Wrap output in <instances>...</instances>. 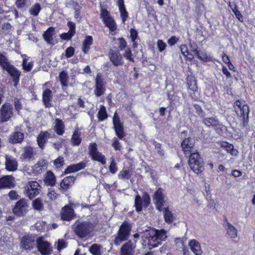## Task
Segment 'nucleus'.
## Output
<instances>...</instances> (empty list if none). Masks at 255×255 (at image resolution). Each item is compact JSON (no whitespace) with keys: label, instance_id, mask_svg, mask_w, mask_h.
I'll use <instances>...</instances> for the list:
<instances>
[{"label":"nucleus","instance_id":"nucleus-1","mask_svg":"<svg viewBox=\"0 0 255 255\" xmlns=\"http://www.w3.org/2000/svg\"><path fill=\"white\" fill-rule=\"evenodd\" d=\"M93 224L89 222H76L73 229L75 233L80 238H86L94 229Z\"/></svg>","mask_w":255,"mask_h":255},{"label":"nucleus","instance_id":"nucleus-2","mask_svg":"<svg viewBox=\"0 0 255 255\" xmlns=\"http://www.w3.org/2000/svg\"><path fill=\"white\" fill-rule=\"evenodd\" d=\"M0 65L13 78L14 86H16L19 81L20 72L8 61L5 56L0 53Z\"/></svg>","mask_w":255,"mask_h":255},{"label":"nucleus","instance_id":"nucleus-3","mask_svg":"<svg viewBox=\"0 0 255 255\" xmlns=\"http://www.w3.org/2000/svg\"><path fill=\"white\" fill-rule=\"evenodd\" d=\"M169 203L167 197L160 192V211L162 210L164 221L171 224L175 220L172 211L169 208Z\"/></svg>","mask_w":255,"mask_h":255},{"label":"nucleus","instance_id":"nucleus-4","mask_svg":"<svg viewBox=\"0 0 255 255\" xmlns=\"http://www.w3.org/2000/svg\"><path fill=\"white\" fill-rule=\"evenodd\" d=\"M234 108L237 115L243 118V126L246 127L248 124L250 113L248 106L242 101L237 100L234 103Z\"/></svg>","mask_w":255,"mask_h":255},{"label":"nucleus","instance_id":"nucleus-5","mask_svg":"<svg viewBox=\"0 0 255 255\" xmlns=\"http://www.w3.org/2000/svg\"><path fill=\"white\" fill-rule=\"evenodd\" d=\"M190 169L196 174H199L204 170L203 162L199 153H192L188 160Z\"/></svg>","mask_w":255,"mask_h":255},{"label":"nucleus","instance_id":"nucleus-6","mask_svg":"<svg viewBox=\"0 0 255 255\" xmlns=\"http://www.w3.org/2000/svg\"><path fill=\"white\" fill-rule=\"evenodd\" d=\"M131 226L127 222H124L120 226L119 230L115 237L114 243L118 246L123 242L127 241L130 235Z\"/></svg>","mask_w":255,"mask_h":255},{"label":"nucleus","instance_id":"nucleus-7","mask_svg":"<svg viewBox=\"0 0 255 255\" xmlns=\"http://www.w3.org/2000/svg\"><path fill=\"white\" fill-rule=\"evenodd\" d=\"M24 188L25 195L30 199H32L38 195L41 191V186L39 184L34 181H28Z\"/></svg>","mask_w":255,"mask_h":255},{"label":"nucleus","instance_id":"nucleus-8","mask_svg":"<svg viewBox=\"0 0 255 255\" xmlns=\"http://www.w3.org/2000/svg\"><path fill=\"white\" fill-rule=\"evenodd\" d=\"M159 231L154 229H150L146 231L144 234V237L147 240V245L149 249L157 247L159 244L158 241Z\"/></svg>","mask_w":255,"mask_h":255},{"label":"nucleus","instance_id":"nucleus-9","mask_svg":"<svg viewBox=\"0 0 255 255\" xmlns=\"http://www.w3.org/2000/svg\"><path fill=\"white\" fill-rule=\"evenodd\" d=\"M150 202V198L146 192L143 193L142 197L139 195L135 196L134 200V206L137 212L142 211V208H146Z\"/></svg>","mask_w":255,"mask_h":255},{"label":"nucleus","instance_id":"nucleus-10","mask_svg":"<svg viewBox=\"0 0 255 255\" xmlns=\"http://www.w3.org/2000/svg\"><path fill=\"white\" fill-rule=\"evenodd\" d=\"M28 210V204L27 201L23 199L18 201L13 208L14 214L18 217L24 216Z\"/></svg>","mask_w":255,"mask_h":255},{"label":"nucleus","instance_id":"nucleus-11","mask_svg":"<svg viewBox=\"0 0 255 255\" xmlns=\"http://www.w3.org/2000/svg\"><path fill=\"white\" fill-rule=\"evenodd\" d=\"M36 247L38 251L42 255H48L52 252V248L50 244L44 240L43 237H39L36 240Z\"/></svg>","mask_w":255,"mask_h":255},{"label":"nucleus","instance_id":"nucleus-12","mask_svg":"<svg viewBox=\"0 0 255 255\" xmlns=\"http://www.w3.org/2000/svg\"><path fill=\"white\" fill-rule=\"evenodd\" d=\"M37 238L32 235H28L23 236L20 242V247L25 250L33 249L36 245Z\"/></svg>","mask_w":255,"mask_h":255},{"label":"nucleus","instance_id":"nucleus-13","mask_svg":"<svg viewBox=\"0 0 255 255\" xmlns=\"http://www.w3.org/2000/svg\"><path fill=\"white\" fill-rule=\"evenodd\" d=\"M89 150L92 159L99 161L103 165L106 164V158L104 155L98 151L97 145L95 143H91L89 145Z\"/></svg>","mask_w":255,"mask_h":255},{"label":"nucleus","instance_id":"nucleus-14","mask_svg":"<svg viewBox=\"0 0 255 255\" xmlns=\"http://www.w3.org/2000/svg\"><path fill=\"white\" fill-rule=\"evenodd\" d=\"M105 82L102 74L98 73L95 79V88L94 94L97 97H100L104 94L105 92Z\"/></svg>","mask_w":255,"mask_h":255},{"label":"nucleus","instance_id":"nucleus-15","mask_svg":"<svg viewBox=\"0 0 255 255\" xmlns=\"http://www.w3.org/2000/svg\"><path fill=\"white\" fill-rule=\"evenodd\" d=\"M113 123L117 136L119 139H122L125 136L124 132L123 124L121 122L120 117L117 112L115 113L113 118Z\"/></svg>","mask_w":255,"mask_h":255},{"label":"nucleus","instance_id":"nucleus-16","mask_svg":"<svg viewBox=\"0 0 255 255\" xmlns=\"http://www.w3.org/2000/svg\"><path fill=\"white\" fill-rule=\"evenodd\" d=\"M12 106L9 103L2 105L0 111V119L1 123L8 121L12 116Z\"/></svg>","mask_w":255,"mask_h":255},{"label":"nucleus","instance_id":"nucleus-17","mask_svg":"<svg viewBox=\"0 0 255 255\" xmlns=\"http://www.w3.org/2000/svg\"><path fill=\"white\" fill-rule=\"evenodd\" d=\"M136 242L129 240L124 244L121 249V255H133Z\"/></svg>","mask_w":255,"mask_h":255},{"label":"nucleus","instance_id":"nucleus-18","mask_svg":"<svg viewBox=\"0 0 255 255\" xmlns=\"http://www.w3.org/2000/svg\"><path fill=\"white\" fill-rule=\"evenodd\" d=\"M187 85L188 90L192 92L189 93L190 96L192 98H197L198 96L197 81L193 77H189L187 78Z\"/></svg>","mask_w":255,"mask_h":255},{"label":"nucleus","instance_id":"nucleus-19","mask_svg":"<svg viewBox=\"0 0 255 255\" xmlns=\"http://www.w3.org/2000/svg\"><path fill=\"white\" fill-rule=\"evenodd\" d=\"M109 56L111 61L116 66L122 65L124 63L122 55L118 51L110 50Z\"/></svg>","mask_w":255,"mask_h":255},{"label":"nucleus","instance_id":"nucleus-20","mask_svg":"<svg viewBox=\"0 0 255 255\" xmlns=\"http://www.w3.org/2000/svg\"><path fill=\"white\" fill-rule=\"evenodd\" d=\"M5 168L10 171L16 170L18 166V163L13 157L6 155L5 156Z\"/></svg>","mask_w":255,"mask_h":255},{"label":"nucleus","instance_id":"nucleus-21","mask_svg":"<svg viewBox=\"0 0 255 255\" xmlns=\"http://www.w3.org/2000/svg\"><path fill=\"white\" fill-rule=\"evenodd\" d=\"M52 137L49 132L47 131H42L37 137V141L39 147L43 149L45 146V143L48 138Z\"/></svg>","mask_w":255,"mask_h":255},{"label":"nucleus","instance_id":"nucleus-22","mask_svg":"<svg viewBox=\"0 0 255 255\" xmlns=\"http://www.w3.org/2000/svg\"><path fill=\"white\" fill-rule=\"evenodd\" d=\"M61 219L65 221H70L74 217V210L70 206H65L61 213Z\"/></svg>","mask_w":255,"mask_h":255},{"label":"nucleus","instance_id":"nucleus-23","mask_svg":"<svg viewBox=\"0 0 255 255\" xmlns=\"http://www.w3.org/2000/svg\"><path fill=\"white\" fill-rule=\"evenodd\" d=\"M22 151L23 152L21 154V157L23 159L25 160H30L33 158L36 155V151L32 147L29 146L24 147Z\"/></svg>","mask_w":255,"mask_h":255},{"label":"nucleus","instance_id":"nucleus-24","mask_svg":"<svg viewBox=\"0 0 255 255\" xmlns=\"http://www.w3.org/2000/svg\"><path fill=\"white\" fill-rule=\"evenodd\" d=\"M190 250L195 255H201L202 251L200 243L195 240H192L189 243Z\"/></svg>","mask_w":255,"mask_h":255},{"label":"nucleus","instance_id":"nucleus-25","mask_svg":"<svg viewBox=\"0 0 255 255\" xmlns=\"http://www.w3.org/2000/svg\"><path fill=\"white\" fill-rule=\"evenodd\" d=\"M23 133L19 131H15L9 136L8 140L11 143H17L21 142L23 141Z\"/></svg>","mask_w":255,"mask_h":255},{"label":"nucleus","instance_id":"nucleus-26","mask_svg":"<svg viewBox=\"0 0 255 255\" xmlns=\"http://www.w3.org/2000/svg\"><path fill=\"white\" fill-rule=\"evenodd\" d=\"M86 166V162H81L75 164H71L68 166L65 170V173L78 171L84 169Z\"/></svg>","mask_w":255,"mask_h":255},{"label":"nucleus","instance_id":"nucleus-27","mask_svg":"<svg viewBox=\"0 0 255 255\" xmlns=\"http://www.w3.org/2000/svg\"><path fill=\"white\" fill-rule=\"evenodd\" d=\"M226 230L227 231V235L228 238H230L233 240H235L238 238L237 229L234 226L228 222L227 223Z\"/></svg>","mask_w":255,"mask_h":255},{"label":"nucleus","instance_id":"nucleus-28","mask_svg":"<svg viewBox=\"0 0 255 255\" xmlns=\"http://www.w3.org/2000/svg\"><path fill=\"white\" fill-rule=\"evenodd\" d=\"M13 178L12 176H5L0 179V188H10L13 184Z\"/></svg>","mask_w":255,"mask_h":255},{"label":"nucleus","instance_id":"nucleus-29","mask_svg":"<svg viewBox=\"0 0 255 255\" xmlns=\"http://www.w3.org/2000/svg\"><path fill=\"white\" fill-rule=\"evenodd\" d=\"M52 99V92L49 89L45 90L43 93V101L44 105L46 107H50L52 106L51 103Z\"/></svg>","mask_w":255,"mask_h":255},{"label":"nucleus","instance_id":"nucleus-30","mask_svg":"<svg viewBox=\"0 0 255 255\" xmlns=\"http://www.w3.org/2000/svg\"><path fill=\"white\" fill-rule=\"evenodd\" d=\"M68 24L69 27L68 32L63 33L60 36L61 38L64 40L70 39L75 33V24L72 22H68Z\"/></svg>","mask_w":255,"mask_h":255},{"label":"nucleus","instance_id":"nucleus-31","mask_svg":"<svg viewBox=\"0 0 255 255\" xmlns=\"http://www.w3.org/2000/svg\"><path fill=\"white\" fill-rule=\"evenodd\" d=\"M194 140L191 138H185L183 140L181 143L182 149L185 154L189 151L194 146Z\"/></svg>","mask_w":255,"mask_h":255},{"label":"nucleus","instance_id":"nucleus-32","mask_svg":"<svg viewBox=\"0 0 255 255\" xmlns=\"http://www.w3.org/2000/svg\"><path fill=\"white\" fill-rule=\"evenodd\" d=\"M54 130L58 135H62L64 132V124L61 120L56 119L55 120Z\"/></svg>","mask_w":255,"mask_h":255},{"label":"nucleus","instance_id":"nucleus-33","mask_svg":"<svg viewBox=\"0 0 255 255\" xmlns=\"http://www.w3.org/2000/svg\"><path fill=\"white\" fill-rule=\"evenodd\" d=\"M55 28L50 27L43 33V37L44 40L48 43H53V36L54 34Z\"/></svg>","mask_w":255,"mask_h":255},{"label":"nucleus","instance_id":"nucleus-34","mask_svg":"<svg viewBox=\"0 0 255 255\" xmlns=\"http://www.w3.org/2000/svg\"><path fill=\"white\" fill-rule=\"evenodd\" d=\"M74 180L75 178L73 176L66 177L61 182L60 186L63 189H67L73 184Z\"/></svg>","mask_w":255,"mask_h":255},{"label":"nucleus","instance_id":"nucleus-35","mask_svg":"<svg viewBox=\"0 0 255 255\" xmlns=\"http://www.w3.org/2000/svg\"><path fill=\"white\" fill-rule=\"evenodd\" d=\"M81 133L79 131V129L77 128L75 130L72 136L71 141L73 145H79L81 142Z\"/></svg>","mask_w":255,"mask_h":255},{"label":"nucleus","instance_id":"nucleus-36","mask_svg":"<svg viewBox=\"0 0 255 255\" xmlns=\"http://www.w3.org/2000/svg\"><path fill=\"white\" fill-rule=\"evenodd\" d=\"M45 182L48 185H54L56 182L55 177L52 172H47L44 179Z\"/></svg>","mask_w":255,"mask_h":255},{"label":"nucleus","instance_id":"nucleus-37","mask_svg":"<svg viewBox=\"0 0 255 255\" xmlns=\"http://www.w3.org/2000/svg\"><path fill=\"white\" fill-rule=\"evenodd\" d=\"M89 251L93 255H101L103 253V247L95 244L90 248Z\"/></svg>","mask_w":255,"mask_h":255},{"label":"nucleus","instance_id":"nucleus-38","mask_svg":"<svg viewBox=\"0 0 255 255\" xmlns=\"http://www.w3.org/2000/svg\"><path fill=\"white\" fill-rule=\"evenodd\" d=\"M47 164V162L46 160L41 159L33 166V169L37 173H41L42 172V168L46 166Z\"/></svg>","mask_w":255,"mask_h":255},{"label":"nucleus","instance_id":"nucleus-39","mask_svg":"<svg viewBox=\"0 0 255 255\" xmlns=\"http://www.w3.org/2000/svg\"><path fill=\"white\" fill-rule=\"evenodd\" d=\"M99 121H103L108 118L106 108L104 105H101L97 114Z\"/></svg>","mask_w":255,"mask_h":255},{"label":"nucleus","instance_id":"nucleus-40","mask_svg":"<svg viewBox=\"0 0 255 255\" xmlns=\"http://www.w3.org/2000/svg\"><path fill=\"white\" fill-rule=\"evenodd\" d=\"M93 39L92 36H89L86 37L85 40L83 42L82 50L86 53L90 49V46L92 44Z\"/></svg>","mask_w":255,"mask_h":255},{"label":"nucleus","instance_id":"nucleus-41","mask_svg":"<svg viewBox=\"0 0 255 255\" xmlns=\"http://www.w3.org/2000/svg\"><path fill=\"white\" fill-rule=\"evenodd\" d=\"M43 203L41 199L38 198L32 202L33 208L37 211H41L43 210Z\"/></svg>","mask_w":255,"mask_h":255},{"label":"nucleus","instance_id":"nucleus-42","mask_svg":"<svg viewBox=\"0 0 255 255\" xmlns=\"http://www.w3.org/2000/svg\"><path fill=\"white\" fill-rule=\"evenodd\" d=\"M218 121L215 118H207L203 119L204 125L207 127H214L218 125Z\"/></svg>","mask_w":255,"mask_h":255},{"label":"nucleus","instance_id":"nucleus-43","mask_svg":"<svg viewBox=\"0 0 255 255\" xmlns=\"http://www.w3.org/2000/svg\"><path fill=\"white\" fill-rule=\"evenodd\" d=\"M59 79L62 86L66 87L68 83V76L65 71H62L59 75Z\"/></svg>","mask_w":255,"mask_h":255},{"label":"nucleus","instance_id":"nucleus-44","mask_svg":"<svg viewBox=\"0 0 255 255\" xmlns=\"http://www.w3.org/2000/svg\"><path fill=\"white\" fill-rule=\"evenodd\" d=\"M104 21L106 25L110 28L111 31H114L116 29V24L115 21L112 17L106 18Z\"/></svg>","mask_w":255,"mask_h":255},{"label":"nucleus","instance_id":"nucleus-45","mask_svg":"<svg viewBox=\"0 0 255 255\" xmlns=\"http://www.w3.org/2000/svg\"><path fill=\"white\" fill-rule=\"evenodd\" d=\"M14 15L15 18H17L18 17V13L17 10L14 9L10 10L4 12V17L8 20H11V17Z\"/></svg>","mask_w":255,"mask_h":255},{"label":"nucleus","instance_id":"nucleus-46","mask_svg":"<svg viewBox=\"0 0 255 255\" xmlns=\"http://www.w3.org/2000/svg\"><path fill=\"white\" fill-rule=\"evenodd\" d=\"M180 51L182 54L187 59L190 60L193 59V56L192 55L189 54L187 47L186 45H182L180 47Z\"/></svg>","mask_w":255,"mask_h":255},{"label":"nucleus","instance_id":"nucleus-47","mask_svg":"<svg viewBox=\"0 0 255 255\" xmlns=\"http://www.w3.org/2000/svg\"><path fill=\"white\" fill-rule=\"evenodd\" d=\"M40 10L41 6L39 3H37L32 6L29 9V12L31 15L36 16L38 15Z\"/></svg>","mask_w":255,"mask_h":255},{"label":"nucleus","instance_id":"nucleus-48","mask_svg":"<svg viewBox=\"0 0 255 255\" xmlns=\"http://www.w3.org/2000/svg\"><path fill=\"white\" fill-rule=\"evenodd\" d=\"M193 50L195 52L198 58L200 60L203 61H206L208 60V57L205 51H198L196 49H193Z\"/></svg>","mask_w":255,"mask_h":255},{"label":"nucleus","instance_id":"nucleus-49","mask_svg":"<svg viewBox=\"0 0 255 255\" xmlns=\"http://www.w3.org/2000/svg\"><path fill=\"white\" fill-rule=\"evenodd\" d=\"M131 176V173L129 170H123L120 171L119 174V177L122 179H128Z\"/></svg>","mask_w":255,"mask_h":255},{"label":"nucleus","instance_id":"nucleus-50","mask_svg":"<svg viewBox=\"0 0 255 255\" xmlns=\"http://www.w3.org/2000/svg\"><path fill=\"white\" fill-rule=\"evenodd\" d=\"M159 190H157L153 196V200L156 204V209L159 211Z\"/></svg>","mask_w":255,"mask_h":255},{"label":"nucleus","instance_id":"nucleus-51","mask_svg":"<svg viewBox=\"0 0 255 255\" xmlns=\"http://www.w3.org/2000/svg\"><path fill=\"white\" fill-rule=\"evenodd\" d=\"M228 152L230 153L232 155L237 156L238 155L239 152L238 151L234 148V146L232 144H230L228 145V147H227V149L226 150Z\"/></svg>","mask_w":255,"mask_h":255},{"label":"nucleus","instance_id":"nucleus-52","mask_svg":"<svg viewBox=\"0 0 255 255\" xmlns=\"http://www.w3.org/2000/svg\"><path fill=\"white\" fill-rule=\"evenodd\" d=\"M67 247V243L63 239H59L57 243V249L60 252Z\"/></svg>","mask_w":255,"mask_h":255},{"label":"nucleus","instance_id":"nucleus-53","mask_svg":"<svg viewBox=\"0 0 255 255\" xmlns=\"http://www.w3.org/2000/svg\"><path fill=\"white\" fill-rule=\"evenodd\" d=\"M109 170L110 172L113 174L115 173L118 170L117 164L114 158L111 159V164L109 166Z\"/></svg>","mask_w":255,"mask_h":255},{"label":"nucleus","instance_id":"nucleus-54","mask_svg":"<svg viewBox=\"0 0 255 255\" xmlns=\"http://www.w3.org/2000/svg\"><path fill=\"white\" fill-rule=\"evenodd\" d=\"M22 66L25 70L30 71L33 66V63L32 62L27 63V60L24 59L23 60Z\"/></svg>","mask_w":255,"mask_h":255},{"label":"nucleus","instance_id":"nucleus-55","mask_svg":"<svg viewBox=\"0 0 255 255\" xmlns=\"http://www.w3.org/2000/svg\"><path fill=\"white\" fill-rule=\"evenodd\" d=\"M124 56L128 60L133 62V58L132 57L131 51L129 48L125 49V52L124 54Z\"/></svg>","mask_w":255,"mask_h":255},{"label":"nucleus","instance_id":"nucleus-56","mask_svg":"<svg viewBox=\"0 0 255 255\" xmlns=\"http://www.w3.org/2000/svg\"><path fill=\"white\" fill-rule=\"evenodd\" d=\"M64 163V160L63 157H59L54 161V164L56 168L61 167Z\"/></svg>","mask_w":255,"mask_h":255},{"label":"nucleus","instance_id":"nucleus-57","mask_svg":"<svg viewBox=\"0 0 255 255\" xmlns=\"http://www.w3.org/2000/svg\"><path fill=\"white\" fill-rule=\"evenodd\" d=\"M119 41V48L121 50L125 49L127 47V42L123 38H119L118 39Z\"/></svg>","mask_w":255,"mask_h":255},{"label":"nucleus","instance_id":"nucleus-58","mask_svg":"<svg viewBox=\"0 0 255 255\" xmlns=\"http://www.w3.org/2000/svg\"><path fill=\"white\" fill-rule=\"evenodd\" d=\"M119 10L121 13V16L122 19V21L123 23H125L128 17V13L125 8H120Z\"/></svg>","mask_w":255,"mask_h":255},{"label":"nucleus","instance_id":"nucleus-59","mask_svg":"<svg viewBox=\"0 0 255 255\" xmlns=\"http://www.w3.org/2000/svg\"><path fill=\"white\" fill-rule=\"evenodd\" d=\"M47 195L50 200L53 201L57 198L58 194L54 190H49Z\"/></svg>","mask_w":255,"mask_h":255},{"label":"nucleus","instance_id":"nucleus-60","mask_svg":"<svg viewBox=\"0 0 255 255\" xmlns=\"http://www.w3.org/2000/svg\"><path fill=\"white\" fill-rule=\"evenodd\" d=\"M74 48L72 47H69L65 51V55L67 57H72L74 53Z\"/></svg>","mask_w":255,"mask_h":255},{"label":"nucleus","instance_id":"nucleus-61","mask_svg":"<svg viewBox=\"0 0 255 255\" xmlns=\"http://www.w3.org/2000/svg\"><path fill=\"white\" fill-rule=\"evenodd\" d=\"M112 146L116 150H121V146L120 143L116 138H114L113 139V143H112Z\"/></svg>","mask_w":255,"mask_h":255},{"label":"nucleus","instance_id":"nucleus-62","mask_svg":"<svg viewBox=\"0 0 255 255\" xmlns=\"http://www.w3.org/2000/svg\"><path fill=\"white\" fill-rule=\"evenodd\" d=\"M27 0H17L15 4L17 8H23L26 5Z\"/></svg>","mask_w":255,"mask_h":255},{"label":"nucleus","instance_id":"nucleus-63","mask_svg":"<svg viewBox=\"0 0 255 255\" xmlns=\"http://www.w3.org/2000/svg\"><path fill=\"white\" fill-rule=\"evenodd\" d=\"M215 128L219 134H221L223 131L226 129V127L223 125L220 124L219 122H218V125L217 126H215Z\"/></svg>","mask_w":255,"mask_h":255},{"label":"nucleus","instance_id":"nucleus-64","mask_svg":"<svg viewBox=\"0 0 255 255\" xmlns=\"http://www.w3.org/2000/svg\"><path fill=\"white\" fill-rule=\"evenodd\" d=\"M137 31L131 28L130 30V37L131 39V41H134V40H136L137 37Z\"/></svg>","mask_w":255,"mask_h":255}]
</instances>
